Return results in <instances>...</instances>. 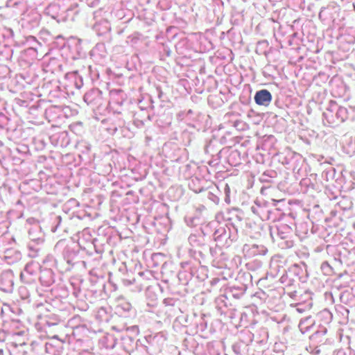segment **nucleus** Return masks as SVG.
I'll return each instance as SVG.
<instances>
[{
	"instance_id": "f257e3e1",
	"label": "nucleus",
	"mask_w": 355,
	"mask_h": 355,
	"mask_svg": "<svg viewBox=\"0 0 355 355\" xmlns=\"http://www.w3.org/2000/svg\"><path fill=\"white\" fill-rule=\"evenodd\" d=\"M254 101L259 105L268 106L272 101V95L268 90L262 89L256 93Z\"/></svg>"
}]
</instances>
